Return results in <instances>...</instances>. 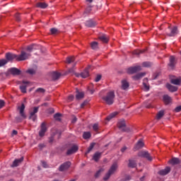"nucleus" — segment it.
I'll list each match as a JSON object with an SVG mask.
<instances>
[{"mask_svg": "<svg viewBox=\"0 0 181 181\" xmlns=\"http://www.w3.org/2000/svg\"><path fill=\"white\" fill-rule=\"evenodd\" d=\"M30 56H32L30 52L21 51V54L17 55V62H24L25 60H28V59H30Z\"/></svg>", "mask_w": 181, "mask_h": 181, "instance_id": "20e7f679", "label": "nucleus"}, {"mask_svg": "<svg viewBox=\"0 0 181 181\" xmlns=\"http://www.w3.org/2000/svg\"><path fill=\"white\" fill-rule=\"evenodd\" d=\"M146 52V49L143 50H134L133 52V54H136L137 56H139V54H142V53H145Z\"/></svg>", "mask_w": 181, "mask_h": 181, "instance_id": "58836bf2", "label": "nucleus"}, {"mask_svg": "<svg viewBox=\"0 0 181 181\" xmlns=\"http://www.w3.org/2000/svg\"><path fill=\"white\" fill-rule=\"evenodd\" d=\"M100 40H101V42H103V43H107L109 40L110 38L108 37V35H102L99 37Z\"/></svg>", "mask_w": 181, "mask_h": 181, "instance_id": "cd10ccee", "label": "nucleus"}, {"mask_svg": "<svg viewBox=\"0 0 181 181\" xmlns=\"http://www.w3.org/2000/svg\"><path fill=\"white\" fill-rule=\"evenodd\" d=\"M163 100L165 105H169L172 103V98L169 95H164L163 96Z\"/></svg>", "mask_w": 181, "mask_h": 181, "instance_id": "2eb2a0df", "label": "nucleus"}, {"mask_svg": "<svg viewBox=\"0 0 181 181\" xmlns=\"http://www.w3.org/2000/svg\"><path fill=\"white\" fill-rule=\"evenodd\" d=\"M94 146H95V143H91L90 146L88 148V151L85 154L86 156H87V155H88V153H90V152H91L93 149H94Z\"/></svg>", "mask_w": 181, "mask_h": 181, "instance_id": "f704fd0d", "label": "nucleus"}, {"mask_svg": "<svg viewBox=\"0 0 181 181\" xmlns=\"http://www.w3.org/2000/svg\"><path fill=\"white\" fill-rule=\"evenodd\" d=\"M142 68L141 66H132L127 69L128 74H134L135 73H138V71H141Z\"/></svg>", "mask_w": 181, "mask_h": 181, "instance_id": "6e6552de", "label": "nucleus"}, {"mask_svg": "<svg viewBox=\"0 0 181 181\" xmlns=\"http://www.w3.org/2000/svg\"><path fill=\"white\" fill-rule=\"evenodd\" d=\"M69 101H73L74 100V95H70L68 98Z\"/></svg>", "mask_w": 181, "mask_h": 181, "instance_id": "e2e57ef3", "label": "nucleus"}, {"mask_svg": "<svg viewBox=\"0 0 181 181\" xmlns=\"http://www.w3.org/2000/svg\"><path fill=\"white\" fill-rule=\"evenodd\" d=\"M19 110L21 117L24 119L26 118V115L25 114V104L23 103Z\"/></svg>", "mask_w": 181, "mask_h": 181, "instance_id": "a878e982", "label": "nucleus"}, {"mask_svg": "<svg viewBox=\"0 0 181 181\" xmlns=\"http://www.w3.org/2000/svg\"><path fill=\"white\" fill-rule=\"evenodd\" d=\"M168 66L169 67H170V69L175 68V66H176V58H175V57H170V62L168 64Z\"/></svg>", "mask_w": 181, "mask_h": 181, "instance_id": "a211bd4d", "label": "nucleus"}, {"mask_svg": "<svg viewBox=\"0 0 181 181\" xmlns=\"http://www.w3.org/2000/svg\"><path fill=\"white\" fill-rule=\"evenodd\" d=\"M16 18V21H17V22H21V14L20 13H16L15 16Z\"/></svg>", "mask_w": 181, "mask_h": 181, "instance_id": "864d4df0", "label": "nucleus"}, {"mask_svg": "<svg viewBox=\"0 0 181 181\" xmlns=\"http://www.w3.org/2000/svg\"><path fill=\"white\" fill-rule=\"evenodd\" d=\"M98 129H100V126H98V124H94L93 125V130L95 132H98Z\"/></svg>", "mask_w": 181, "mask_h": 181, "instance_id": "c03bdc74", "label": "nucleus"}, {"mask_svg": "<svg viewBox=\"0 0 181 181\" xmlns=\"http://www.w3.org/2000/svg\"><path fill=\"white\" fill-rule=\"evenodd\" d=\"M70 165H71V163L69 161L64 163L59 168V172H63L64 170H67V169H69L70 168Z\"/></svg>", "mask_w": 181, "mask_h": 181, "instance_id": "9b49d317", "label": "nucleus"}, {"mask_svg": "<svg viewBox=\"0 0 181 181\" xmlns=\"http://www.w3.org/2000/svg\"><path fill=\"white\" fill-rule=\"evenodd\" d=\"M143 67H151L152 66V63L149 62H144L142 63Z\"/></svg>", "mask_w": 181, "mask_h": 181, "instance_id": "a18cd8bd", "label": "nucleus"}, {"mask_svg": "<svg viewBox=\"0 0 181 181\" xmlns=\"http://www.w3.org/2000/svg\"><path fill=\"white\" fill-rule=\"evenodd\" d=\"M73 62H74V57H69L66 58V63H68V64L73 63Z\"/></svg>", "mask_w": 181, "mask_h": 181, "instance_id": "37998d69", "label": "nucleus"}, {"mask_svg": "<svg viewBox=\"0 0 181 181\" xmlns=\"http://www.w3.org/2000/svg\"><path fill=\"white\" fill-rule=\"evenodd\" d=\"M104 170L103 169H100L98 171H97V173L95 174V177H98V176H100V175H101V172H103Z\"/></svg>", "mask_w": 181, "mask_h": 181, "instance_id": "603ef678", "label": "nucleus"}, {"mask_svg": "<svg viewBox=\"0 0 181 181\" xmlns=\"http://www.w3.org/2000/svg\"><path fill=\"white\" fill-rule=\"evenodd\" d=\"M115 98V93L114 91H110L107 93L105 96L103 97L104 102L107 104V105H112L114 104V100Z\"/></svg>", "mask_w": 181, "mask_h": 181, "instance_id": "f257e3e1", "label": "nucleus"}, {"mask_svg": "<svg viewBox=\"0 0 181 181\" xmlns=\"http://www.w3.org/2000/svg\"><path fill=\"white\" fill-rule=\"evenodd\" d=\"M35 93H40L41 94H44V93H46V90L43 89L42 88H38L36 89Z\"/></svg>", "mask_w": 181, "mask_h": 181, "instance_id": "de8ad7c7", "label": "nucleus"}, {"mask_svg": "<svg viewBox=\"0 0 181 181\" xmlns=\"http://www.w3.org/2000/svg\"><path fill=\"white\" fill-rule=\"evenodd\" d=\"M90 47H91V49H93V50H97V49H98V42H91Z\"/></svg>", "mask_w": 181, "mask_h": 181, "instance_id": "c9c22d12", "label": "nucleus"}, {"mask_svg": "<svg viewBox=\"0 0 181 181\" xmlns=\"http://www.w3.org/2000/svg\"><path fill=\"white\" fill-rule=\"evenodd\" d=\"M145 144H144V142L142 141V140H139L137 144L135 145L134 146V149L136 151H138V149H141V148H144V146Z\"/></svg>", "mask_w": 181, "mask_h": 181, "instance_id": "c85d7f7f", "label": "nucleus"}, {"mask_svg": "<svg viewBox=\"0 0 181 181\" xmlns=\"http://www.w3.org/2000/svg\"><path fill=\"white\" fill-rule=\"evenodd\" d=\"M117 169H118V164H117V163H115L110 167L107 173H106V175L103 177V180H108L110 179V177H111V175H114V173H115V171L117 170Z\"/></svg>", "mask_w": 181, "mask_h": 181, "instance_id": "f03ea898", "label": "nucleus"}, {"mask_svg": "<svg viewBox=\"0 0 181 181\" xmlns=\"http://www.w3.org/2000/svg\"><path fill=\"white\" fill-rule=\"evenodd\" d=\"M138 156L139 158H144L149 162H152L153 158H152V156H151V153L146 151H141L138 153Z\"/></svg>", "mask_w": 181, "mask_h": 181, "instance_id": "423d86ee", "label": "nucleus"}, {"mask_svg": "<svg viewBox=\"0 0 181 181\" xmlns=\"http://www.w3.org/2000/svg\"><path fill=\"white\" fill-rule=\"evenodd\" d=\"M117 127L119 129H120L123 132H132V129L129 127H127V124H125V120L119 121L117 123Z\"/></svg>", "mask_w": 181, "mask_h": 181, "instance_id": "7ed1b4c3", "label": "nucleus"}, {"mask_svg": "<svg viewBox=\"0 0 181 181\" xmlns=\"http://www.w3.org/2000/svg\"><path fill=\"white\" fill-rule=\"evenodd\" d=\"M144 88H145L146 91H149V86H148L145 82L143 83Z\"/></svg>", "mask_w": 181, "mask_h": 181, "instance_id": "5fc2aeb1", "label": "nucleus"}, {"mask_svg": "<svg viewBox=\"0 0 181 181\" xmlns=\"http://www.w3.org/2000/svg\"><path fill=\"white\" fill-rule=\"evenodd\" d=\"M60 76H62V74L59 72H52V80L54 81L59 80V78H60Z\"/></svg>", "mask_w": 181, "mask_h": 181, "instance_id": "7c9ffc66", "label": "nucleus"}, {"mask_svg": "<svg viewBox=\"0 0 181 181\" xmlns=\"http://www.w3.org/2000/svg\"><path fill=\"white\" fill-rule=\"evenodd\" d=\"M131 179H132V177H131V175H126L124 176V177L123 178V181H129L131 180Z\"/></svg>", "mask_w": 181, "mask_h": 181, "instance_id": "09e8293b", "label": "nucleus"}, {"mask_svg": "<svg viewBox=\"0 0 181 181\" xmlns=\"http://www.w3.org/2000/svg\"><path fill=\"white\" fill-rule=\"evenodd\" d=\"M117 115H118V112H114L111 113L109 116H107L106 119L107 121H110V119H112V118H115V117H117Z\"/></svg>", "mask_w": 181, "mask_h": 181, "instance_id": "72a5a7b5", "label": "nucleus"}, {"mask_svg": "<svg viewBox=\"0 0 181 181\" xmlns=\"http://www.w3.org/2000/svg\"><path fill=\"white\" fill-rule=\"evenodd\" d=\"M145 76H146V73L145 72H141V73H139L136 75H134L132 78L134 80H135V81H138V80H141V78H142V77H145Z\"/></svg>", "mask_w": 181, "mask_h": 181, "instance_id": "dca6fc26", "label": "nucleus"}, {"mask_svg": "<svg viewBox=\"0 0 181 181\" xmlns=\"http://www.w3.org/2000/svg\"><path fill=\"white\" fill-rule=\"evenodd\" d=\"M16 122H21L22 121V119L19 117H16Z\"/></svg>", "mask_w": 181, "mask_h": 181, "instance_id": "338daca9", "label": "nucleus"}, {"mask_svg": "<svg viewBox=\"0 0 181 181\" xmlns=\"http://www.w3.org/2000/svg\"><path fill=\"white\" fill-rule=\"evenodd\" d=\"M77 151H78V146H77V145H74L71 148L68 149L66 155H73V153H76Z\"/></svg>", "mask_w": 181, "mask_h": 181, "instance_id": "ddd939ff", "label": "nucleus"}, {"mask_svg": "<svg viewBox=\"0 0 181 181\" xmlns=\"http://www.w3.org/2000/svg\"><path fill=\"white\" fill-rule=\"evenodd\" d=\"M126 149H127V146H124L123 148H121V152L124 153Z\"/></svg>", "mask_w": 181, "mask_h": 181, "instance_id": "774afa93", "label": "nucleus"}, {"mask_svg": "<svg viewBox=\"0 0 181 181\" xmlns=\"http://www.w3.org/2000/svg\"><path fill=\"white\" fill-rule=\"evenodd\" d=\"M83 139H89V138H91V133L90 132H85L83 134Z\"/></svg>", "mask_w": 181, "mask_h": 181, "instance_id": "e433bc0d", "label": "nucleus"}, {"mask_svg": "<svg viewBox=\"0 0 181 181\" xmlns=\"http://www.w3.org/2000/svg\"><path fill=\"white\" fill-rule=\"evenodd\" d=\"M5 64H8V60L4 59H0V67H4Z\"/></svg>", "mask_w": 181, "mask_h": 181, "instance_id": "a19ab883", "label": "nucleus"}, {"mask_svg": "<svg viewBox=\"0 0 181 181\" xmlns=\"http://www.w3.org/2000/svg\"><path fill=\"white\" fill-rule=\"evenodd\" d=\"M22 162H23V157H21V158H18V159H16L13 162L11 167L16 168L17 166H19V165H21V163H22Z\"/></svg>", "mask_w": 181, "mask_h": 181, "instance_id": "aec40b11", "label": "nucleus"}, {"mask_svg": "<svg viewBox=\"0 0 181 181\" xmlns=\"http://www.w3.org/2000/svg\"><path fill=\"white\" fill-rule=\"evenodd\" d=\"M129 168H136V161L135 160H129Z\"/></svg>", "mask_w": 181, "mask_h": 181, "instance_id": "473e14b6", "label": "nucleus"}, {"mask_svg": "<svg viewBox=\"0 0 181 181\" xmlns=\"http://www.w3.org/2000/svg\"><path fill=\"white\" fill-rule=\"evenodd\" d=\"M41 163L43 168H47V163H46V161H41Z\"/></svg>", "mask_w": 181, "mask_h": 181, "instance_id": "0e129e2a", "label": "nucleus"}, {"mask_svg": "<svg viewBox=\"0 0 181 181\" xmlns=\"http://www.w3.org/2000/svg\"><path fill=\"white\" fill-rule=\"evenodd\" d=\"M37 8H41V9H46L49 5L45 2H38L36 4Z\"/></svg>", "mask_w": 181, "mask_h": 181, "instance_id": "bb28decb", "label": "nucleus"}, {"mask_svg": "<svg viewBox=\"0 0 181 181\" xmlns=\"http://www.w3.org/2000/svg\"><path fill=\"white\" fill-rule=\"evenodd\" d=\"M26 84H29V81H23V85L20 86L21 93H26V87H28Z\"/></svg>", "mask_w": 181, "mask_h": 181, "instance_id": "4be33fe9", "label": "nucleus"}, {"mask_svg": "<svg viewBox=\"0 0 181 181\" xmlns=\"http://www.w3.org/2000/svg\"><path fill=\"white\" fill-rule=\"evenodd\" d=\"M170 83L174 84L175 86H180L181 78H171Z\"/></svg>", "mask_w": 181, "mask_h": 181, "instance_id": "412c9836", "label": "nucleus"}, {"mask_svg": "<svg viewBox=\"0 0 181 181\" xmlns=\"http://www.w3.org/2000/svg\"><path fill=\"white\" fill-rule=\"evenodd\" d=\"M129 88V83L127 80L122 81V90H127Z\"/></svg>", "mask_w": 181, "mask_h": 181, "instance_id": "c756f323", "label": "nucleus"}, {"mask_svg": "<svg viewBox=\"0 0 181 181\" xmlns=\"http://www.w3.org/2000/svg\"><path fill=\"white\" fill-rule=\"evenodd\" d=\"M170 173V167H166L165 169L158 171V173L160 175V176H166V175H168Z\"/></svg>", "mask_w": 181, "mask_h": 181, "instance_id": "6ab92c4d", "label": "nucleus"}, {"mask_svg": "<svg viewBox=\"0 0 181 181\" xmlns=\"http://www.w3.org/2000/svg\"><path fill=\"white\" fill-rule=\"evenodd\" d=\"M33 49H35V45H30L27 47L26 50L28 51L27 53H30L33 51Z\"/></svg>", "mask_w": 181, "mask_h": 181, "instance_id": "79ce46f5", "label": "nucleus"}, {"mask_svg": "<svg viewBox=\"0 0 181 181\" xmlns=\"http://www.w3.org/2000/svg\"><path fill=\"white\" fill-rule=\"evenodd\" d=\"M68 73H69V74H75V72H74V68H71V69H69L68 70Z\"/></svg>", "mask_w": 181, "mask_h": 181, "instance_id": "bf43d9fd", "label": "nucleus"}, {"mask_svg": "<svg viewBox=\"0 0 181 181\" xmlns=\"http://www.w3.org/2000/svg\"><path fill=\"white\" fill-rule=\"evenodd\" d=\"M9 73L13 76H20L21 71L17 68H11L8 70Z\"/></svg>", "mask_w": 181, "mask_h": 181, "instance_id": "f3484780", "label": "nucleus"}, {"mask_svg": "<svg viewBox=\"0 0 181 181\" xmlns=\"http://www.w3.org/2000/svg\"><path fill=\"white\" fill-rule=\"evenodd\" d=\"M50 32L51 35H57V33H59V30H57V28H51Z\"/></svg>", "mask_w": 181, "mask_h": 181, "instance_id": "49530a36", "label": "nucleus"}, {"mask_svg": "<svg viewBox=\"0 0 181 181\" xmlns=\"http://www.w3.org/2000/svg\"><path fill=\"white\" fill-rule=\"evenodd\" d=\"M166 88L170 93H175V91L177 90V87L171 85L170 83H167Z\"/></svg>", "mask_w": 181, "mask_h": 181, "instance_id": "5701e85b", "label": "nucleus"}, {"mask_svg": "<svg viewBox=\"0 0 181 181\" xmlns=\"http://www.w3.org/2000/svg\"><path fill=\"white\" fill-rule=\"evenodd\" d=\"M26 73H28V74H31V75H33L36 73V71H35V69H28L26 71Z\"/></svg>", "mask_w": 181, "mask_h": 181, "instance_id": "3c124183", "label": "nucleus"}, {"mask_svg": "<svg viewBox=\"0 0 181 181\" xmlns=\"http://www.w3.org/2000/svg\"><path fill=\"white\" fill-rule=\"evenodd\" d=\"M4 107H5V102L2 100H0V110H1V108H3Z\"/></svg>", "mask_w": 181, "mask_h": 181, "instance_id": "13d9d810", "label": "nucleus"}, {"mask_svg": "<svg viewBox=\"0 0 181 181\" xmlns=\"http://www.w3.org/2000/svg\"><path fill=\"white\" fill-rule=\"evenodd\" d=\"M90 69H91V66H88L86 69L84 70V71L81 73V77H82V78H87V77L90 76L88 73V70H90Z\"/></svg>", "mask_w": 181, "mask_h": 181, "instance_id": "b1692460", "label": "nucleus"}, {"mask_svg": "<svg viewBox=\"0 0 181 181\" xmlns=\"http://www.w3.org/2000/svg\"><path fill=\"white\" fill-rule=\"evenodd\" d=\"M175 112H180V111H181V105L177 107L175 109Z\"/></svg>", "mask_w": 181, "mask_h": 181, "instance_id": "052dcab7", "label": "nucleus"}, {"mask_svg": "<svg viewBox=\"0 0 181 181\" xmlns=\"http://www.w3.org/2000/svg\"><path fill=\"white\" fill-rule=\"evenodd\" d=\"M100 80H101V75H98L95 78V83H98V81H100Z\"/></svg>", "mask_w": 181, "mask_h": 181, "instance_id": "4d7b16f0", "label": "nucleus"}, {"mask_svg": "<svg viewBox=\"0 0 181 181\" xmlns=\"http://www.w3.org/2000/svg\"><path fill=\"white\" fill-rule=\"evenodd\" d=\"M76 100H81L82 98H84V93L83 92H78L76 95Z\"/></svg>", "mask_w": 181, "mask_h": 181, "instance_id": "4c0bfd02", "label": "nucleus"}, {"mask_svg": "<svg viewBox=\"0 0 181 181\" xmlns=\"http://www.w3.org/2000/svg\"><path fill=\"white\" fill-rule=\"evenodd\" d=\"M38 111H39V107H33V111L30 112L29 119H31L35 122V121H36V119H37V115L36 114H37Z\"/></svg>", "mask_w": 181, "mask_h": 181, "instance_id": "0eeeda50", "label": "nucleus"}, {"mask_svg": "<svg viewBox=\"0 0 181 181\" xmlns=\"http://www.w3.org/2000/svg\"><path fill=\"white\" fill-rule=\"evenodd\" d=\"M53 141H54V136H51V137H49V144H53Z\"/></svg>", "mask_w": 181, "mask_h": 181, "instance_id": "680f3d73", "label": "nucleus"}, {"mask_svg": "<svg viewBox=\"0 0 181 181\" xmlns=\"http://www.w3.org/2000/svg\"><path fill=\"white\" fill-rule=\"evenodd\" d=\"M101 155H103V153H95L93 156V160H95V162H98V160H100V159L101 158Z\"/></svg>", "mask_w": 181, "mask_h": 181, "instance_id": "393cba45", "label": "nucleus"}, {"mask_svg": "<svg viewBox=\"0 0 181 181\" xmlns=\"http://www.w3.org/2000/svg\"><path fill=\"white\" fill-rule=\"evenodd\" d=\"M90 12H91V6H88V8H86L84 13H90Z\"/></svg>", "mask_w": 181, "mask_h": 181, "instance_id": "6e6d98bb", "label": "nucleus"}, {"mask_svg": "<svg viewBox=\"0 0 181 181\" xmlns=\"http://www.w3.org/2000/svg\"><path fill=\"white\" fill-rule=\"evenodd\" d=\"M170 162L172 165H179L180 160L178 158H173Z\"/></svg>", "mask_w": 181, "mask_h": 181, "instance_id": "2f4dec72", "label": "nucleus"}, {"mask_svg": "<svg viewBox=\"0 0 181 181\" xmlns=\"http://www.w3.org/2000/svg\"><path fill=\"white\" fill-rule=\"evenodd\" d=\"M46 131H47V127H46V123L42 122L41 124V129L39 132V136H45V134H46Z\"/></svg>", "mask_w": 181, "mask_h": 181, "instance_id": "f8f14e48", "label": "nucleus"}, {"mask_svg": "<svg viewBox=\"0 0 181 181\" xmlns=\"http://www.w3.org/2000/svg\"><path fill=\"white\" fill-rule=\"evenodd\" d=\"M87 105V101H84L82 104H81V108H84Z\"/></svg>", "mask_w": 181, "mask_h": 181, "instance_id": "69168bd1", "label": "nucleus"}, {"mask_svg": "<svg viewBox=\"0 0 181 181\" xmlns=\"http://www.w3.org/2000/svg\"><path fill=\"white\" fill-rule=\"evenodd\" d=\"M138 156L139 158H144L149 162H152L153 158H152V156H151V153L146 151H141L138 153Z\"/></svg>", "mask_w": 181, "mask_h": 181, "instance_id": "39448f33", "label": "nucleus"}, {"mask_svg": "<svg viewBox=\"0 0 181 181\" xmlns=\"http://www.w3.org/2000/svg\"><path fill=\"white\" fill-rule=\"evenodd\" d=\"M14 59H16V60H18V54L10 52L6 54V60H7V62H13Z\"/></svg>", "mask_w": 181, "mask_h": 181, "instance_id": "1a4fd4ad", "label": "nucleus"}, {"mask_svg": "<svg viewBox=\"0 0 181 181\" xmlns=\"http://www.w3.org/2000/svg\"><path fill=\"white\" fill-rule=\"evenodd\" d=\"M164 115H165V112L163 110H160L157 114V119H160V118H162V117H163Z\"/></svg>", "mask_w": 181, "mask_h": 181, "instance_id": "ea45409f", "label": "nucleus"}, {"mask_svg": "<svg viewBox=\"0 0 181 181\" xmlns=\"http://www.w3.org/2000/svg\"><path fill=\"white\" fill-rule=\"evenodd\" d=\"M179 33V30H177V27L174 26L170 29V32L167 33V35L170 37H173L176 36Z\"/></svg>", "mask_w": 181, "mask_h": 181, "instance_id": "9d476101", "label": "nucleus"}, {"mask_svg": "<svg viewBox=\"0 0 181 181\" xmlns=\"http://www.w3.org/2000/svg\"><path fill=\"white\" fill-rule=\"evenodd\" d=\"M85 25L87 26V28H95V26H97V22L90 19L85 23Z\"/></svg>", "mask_w": 181, "mask_h": 181, "instance_id": "4468645a", "label": "nucleus"}, {"mask_svg": "<svg viewBox=\"0 0 181 181\" xmlns=\"http://www.w3.org/2000/svg\"><path fill=\"white\" fill-rule=\"evenodd\" d=\"M60 117H61L60 113H57L54 115V119H56V121H60Z\"/></svg>", "mask_w": 181, "mask_h": 181, "instance_id": "8fccbe9b", "label": "nucleus"}]
</instances>
